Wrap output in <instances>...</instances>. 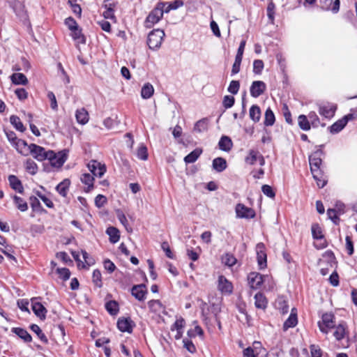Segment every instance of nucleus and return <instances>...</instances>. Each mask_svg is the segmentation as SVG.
I'll return each mask as SVG.
<instances>
[{
  "label": "nucleus",
  "instance_id": "f257e3e1",
  "mask_svg": "<svg viewBox=\"0 0 357 357\" xmlns=\"http://www.w3.org/2000/svg\"><path fill=\"white\" fill-rule=\"evenodd\" d=\"M164 6H165V3H159L156 7L150 12L144 22L145 27L148 29L151 28L162 18Z\"/></svg>",
  "mask_w": 357,
  "mask_h": 357
},
{
  "label": "nucleus",
  "instance_id": "f03ea898",
  "mask_svg": "<svg viewBox=\"0 0 357 357\" xmlns=\"http://www.w3.org/2000/svg\"><path fill=\"white\" fill-rule=\"evenodd\" d=\"M165 36L163 30L157 29L151 31L147 39V44L151 50H158L162 44L163 38Z\"/></svg>",
  "mask_w": 357,
  "mask_h": 357
},
{
  "label": "nucleus",
  "instance_id": "7ed1b4c3",
  "mask_svg": "<svg viewBox=\"0 0 357 357\" xmlns=\"http://www.w3.org/2000/svg\"><path fill=\"white\" fill-rule=\"evenodd\" d=\"M335 317L332 313H325L321 317V320L318 322L319 330L325 334L329 332L331 328L335 327Z\"/></svg>",
  "mask_w": 357,
  "mask_h": 357
},
{
  "label": "nucleus",
  "instance_id": "20e7f679",
  "mask_svg": "<svg viewBox=\"0 0 357 357\" xmlns=\"http://www.w3.org/2000/svg\"><path fill=\"white\" fill-rule=\"evenodd\" d=\"M48 160L51 166L55 168L61 167L66 160V155L63 152L55 153L53 151H48Z\"/></svg>",
  "mask_w": 357,
  "mask_h": 357
},
{
  "label": "nucleus",
  "instance_id": "39448f33",
  "mask_svg": "<svg viewBox=\"0 0 357 357\" xmlns=\"http://www.w3.org/2000/svg\"><path fill=\"white\" fill-rule=\"evenodd\" d=\"M324 152L321 149H317L309 156V162L311 172L321 170L322 156Z\"/></svg>",
  "mask_w": 357,
  "mask_h": 357
},
{
  "label": "nucleus",
  "instance_id": "423d86ee",
  "mask_svg": "<svg viewBox=\"0 0 357 357\" xmlns=\"http://www.w3.org/2000/svg\"><path fill=\"white\" fill-rule=\"evenodd\" d=\"M47 154L48 151H46L45 148L36 144H30L29 155H31L38 161L42 162L45 160L47 157H48Z\"/></svg>",
  "mask_w": 357,
  "mask_h": 357
},
{
  "label": "nucleus",
  "instance_id": "0eeeda50",
  "mask_svg": "<svg viewBox=\"0 0 357 357\" xmlns=\"http://www.w3.org/2000/svg\"><path fill=\"white\" fill-rule=\"evenodd\" d=\"M257 161L259 162V165L261 166H263L265 164L264 158L258 150H257V149L249 150L248 154L245 158V162L247 164L253 165L256 163Z\"/></svg>",
  "mask_w": 357,
  "mask_h": 357
},
{
  "label": "nucleus",
  "instance_id": "6e6552de",
  "mask_svg": "<svg viewBox=\"0 0 357 357\" xmlns=\"http://www.w3.org/2000/svg\"><path fill=\"white\" fill-rule=\"evenodd\" d=\"M218 289L222 294L229 295L233 291V284L224 275H220L218 279Z\"/></svg>",
  "mask_w": 357,
  "mask_h": 357
},
{
  "label": "nucleus",
  "instance_id": "1a4fd4ad",
  "mask_svg": "<svg viewBox=\"0 0 357 357\" xmlns=\"http://www.w3.org/2000/svg\"><path fill=\"white\" fill-rule=\"evenodd\" d=\"M266 89V84L263 81H254L252 82L250 93L252 97L258 98L262 95Z\"/></svg>",
  "mask_w": 357,
  "mask_h": 357
},
{
  "label": "nucleus",
  "instance_id": "9d476101",
  "mask_svg": "<svg viewBox=\"0 0 357 357\" xmlns=\"http://www.w3.org/2000/svg\"><path fill=\"white\" fill-rule=\"evenodd\" d=\"M354 119V115L349 114L348 115L344 116L341 119L337 121L330 127V131L333 134H336L340 132L347 124L349 120H352Z\"/></svg>",
  "mask_w": 357,
  "mask_h": 357
},
{
  "label": "nucleus",
  "instance_id": "9b49d317",
  "mask_svg": "<svg viewBox=\"0 0 357 357\" xmlns=\"http://www.w3.org/2000/svg\"><path fill=\"white\" fill-rule=\"evenodd\" d=\"M236 213L237 217L241 218H253L255 216V212L252 208L246 207L242 204L236 205Z\"/></svg>",
  "mask_w": 357,
  "mask_h": 357
},
{
  "label": "nucleus",
  "instance_id": "f8f14e48",
  "mask_svg": "<svg viewBox=\"0 0 357 357\" xmlns=\"http://www.w3.org/2000/svg\"><path fill=\"white\" fill-rule=\"evenodd\" d=\"M88 168L93 176L99 178L102 177L106 172V167L96 160H91L88 164Z\"/></svg>",
  "mask_w": 357,
  "mask_h": 357
},
{
  "label": "nucleus",
  "instance_id": "ddd939ff",
  "mask_svg": "<svg viewBox=\"0 0 357 357\" xmlns=\"http://www.w3.org/2000/svg\"><path fill=\"white\" fill-rule=\"evenodd\" d=\"M320 7L323 10H331L333 13H336L340 10V0H319Z\"/></svg>",
  "mask_w": 357,
  "mask_h": 357
},
{
  "label": "nucleus",
  "instance_id": "4468645a",
  "mask_svg": "<svg viewBox=\"0 0 357 357\" xmlns=\"http://www.w3.org/2000/svg\"><path fill=\"white\" fill-rule=\"evenodd\" d=\"M256 250L258 264L261 268H264L266 266V254L264 245L261 243H258Z\"/></svg>",
  "mask_w": 357,
  "mask_h": 357
},
{
  "label": "nucleus",
  "instance_id": "2eb2a0df",
  "mask_svg": "<svg viewBox=\"0 0 357 357\" xmlns=\"http://www.w3.org/2000/svg\"><path fill=\"white\" fill-rule=\"evenodd\" d=\"M131 294L138 301H144L146 298V294H147L146 285H134L131 289Z\"/></svg>",
  "mask_w": 357,
  "mask_h": 357
},
{
  "label": "nucleus",
  "instance_id": "dca6fc26",
  "mask_svg": "<svg viewBox=\"0 0 357 357\" xmlns=\"http://www.w3.org/2000/svg\"><path fill=\"white\" fill-rule=\"evenodd\" d=\"M134 326L130 318H119L117 321V327L121 332L131 333Z\"/></svg>",
  "mask_w": 357,
  "mask_h": 357
},
{
  "label": "nucleus",
  "instance_id": "f3484780",
  "mask_svg": "<svg viewBox=\"0 0 357 357\" xmlns=\"http://www.w3.org/2000/svg\"><path fill=\"white\" fill-rule=\"evenodd\" d=\"M335 110V105L327 103L319 106V112L322 116L326 119H331L334 116Z\"/></svg>",
  "mask_w": 357,
  "mask_h": 357
},
{
  "label": "nucleus",
  "instance_id": "a211bd4d",
  "mask_svg": "<svg viewBox=\"0 0 357 357\" xmlns=\"http://www.w3.org/2000/svg\"><path fill=\"white\" fill-rule=\"evenodd\" d=\"M334 328L335 331L333 333V335L337 341L344 339L349 333L347 324L344 321L340 323L337 326H335Z\"/></svg>",
  "mask_w": 357,
  "mask_h": 357
},
{
  "label": "nucleus",
  "instance_id": "6ab92c4d",
  "mask_svg": "<svg viewBox=\"0 0 357 357\" xmlns=\"http://www.w3.org/2000/svg\"><path fill=\"white\" fill-rule=\"evenodd\" d=\"M248 283L252 289L259 288L263 283L262 275L257 273H250L248 276Z\"/></svg>",
  "mask_w": 357,
  "mask_h": 357
},
{
  "label": "nucleus",
  "instance_id": "aec40b11",
  "mask_svg": "<svg viewBox=\"0 0 357 357\" xmlns=\"http://www.w3.org/2000/svg\"><path fill=\"white\" fill-rule=\"evenodd\" d=\"M297 310L294 307L291 309V314L289 316L288 319L284 321L283 324V330L286 331L290 328L295 327L297 325Z\"/></svg>",
  "mask_w": 357,
  "mask_h": 357
},
{
  "label": "nucleus",
  "instance_id": "412c9836",
  "mask_svg": "<svg viewBox=\"0 0 357 357\" xmlns=\"http://www.w3.org/2000/svg\"><path fill=\"white\" fill-rule=\"evenodd\" d=\"M16 150L23 155H29V151L30 150V144L23 139H18L13 144Z\"/></svg>",
  "mask_w": 357,
  "mask_h": 357
},
{
  "label": "nucleus",
  "instance_id": "4be33fe9",
  "mask_svg": "<svg viewBox=\"0 0 357 357\" xmlns=\"http://www.w3.org/2000/svg\"><path fill=\"white\" fill-rule=\"evenodd\" d=\"M32 310L37 317H38L41 319H45L47 310L40 303L33 302Z\"/></svg>",
  "mask_w": 357,
  "mask_h": 357
},
{
  "label": "nucleus",
  "instance_id": "5701e85b",
  "mask_svg": "<svg viewBox=\"0 0 357 357\" xmlns=\"http://www.w3.org/2000/svg\"><path fill=\"white\" fill-rule=\"evenodd\" d=\"M311 172H312L314 179L317 182V186L320 188H324L327 183V180L326 178V176H324L322 170Z\"/></svg>",
  "mask_w": 357,
  "mask_h": 357
},
{
  "label": "nucleus",
  "instance_id": "b1692460",
  "mask_svg": "<svg viewBox=\"0 0 357 357\" xmlns=\"http://www.w3.org/2000/svg\"><path fill=\"white\" fill-rule=\"evenodd\" d=\"M10 79L12 83L15 85H26L29 82L26 77L23 73H13L10 76Z\"/></svg>",
  "mask_w": 357,
  "mask_h": 357
},
{
  "label": "nucleus",
  "instance_id": "393cba45",
  "mask_svg": "<svg viewBox=\"0 0 357 357\" xmlns=\"http://www.w3.org/2000/svg\"><path fill=\"white\" fill-rule=\"evenodd\" d=\"M218 146L222 151L228 152L231 149L233 143L229 137L222 136L219 141Z\"/></svg>",
  "mask_w": 357,
  "mask_h": 357
},
{
  "label": "nucleus",
  "instance_id": "a878e982",
  "mask_svg": "<svg viewBox=\"0 0 357 357\" xmlns=\"http://www.w3.org/2000/svg\"><path fill=\"white\" fill-rule=\"evenodd\" d=\"M70 184V180L66 178L56 185V190L60 195L66 197L67 195Z\"/></svg>",
  "mask_w": 357,
  "mask_h": 357
},
{
  "label": "nucleus",
  "instance_id": "bb28decb",
  "mask_svg": "<svg viewBox=\"0 0 357 357\" xmlns=\"http://www.w3.org/2000/svg\"><path fill=\"white\" fill-rule=\"evenodd\" d=\"M212 166L218 172H222L227 168V161L223 158H216L213 160Z\"/></svg>",
  "mask_w": 357,
  "mask_h": 357
},
{
  "label": "nucleus",
  "instance_id": "cd10ccee",
  "mask_svg": "<svg viewBox=\"0 0 357 357\" xmlns=\"http://www.w3.org/2000/svg\"><path fill=\"white\" fill-rule=\"evenodd\" d=\"M75 117L77 122L84 125L89 121V114L84 108L79 109L76 111Z\"/></svg>",
  "mask_w": 357,
  "mask_h": 357
},
{
  "label": "nucleus",
  "instance_id": "c85d7f7f",
  "mask_svg": "<svg viewBox=\"0 0 357 357\" xmlns=\"http://www.w3.org/2000/svg\"><path fill=\"white\" fill-rule=\"evenodd\" d=\"M8 181L10 187L15 191L22 193L23 191V186L21 181L14 175L8 176Z\"/></svg>",
  "mask_w": 357,
  "mask_h": 357
},
{
  "label": "nucleus",
  "instance_id": "c756f323",
  "mask_svg": "<svg viewBox=\"0 0 357 357\" xmlns=\"http://www.w3.org/2000/svg\"><path fill=\"white\" fill-rule=\"evenodd\" d=\"M12 331L26 342H30L32 340L30 334L24 328H13Z\"/></svg>",
  "mask_w": 357,
  "mask_h": 357
},
{
  "label": "nucleus",
  "instance_id": "7c9ffc66",
  "mask_svg": "<svg viewBox=\"0 0 357 357\" xmlns=\"http://www.w3.org/2000/svg\"><path fill=\"white\" fill-rule=\"evenodd\" d=\"M261 109L257 105H253L250 108L249 116L252 121L255 123L259 121L261 118Z\"/></svg>",
  "mask_w": 357,
  "mask_h": 357
},
{
  "label": "nucleus",
  "instance_id": "2f4dec72",
  "mask_svg": "<svg viewBox=\"0 0 357 357\" xmlns=\"http://www.w3.org/2000/svg\"><path fill=\"white\" fill-rule=\"evenodd\" d=\"M80 180L82 183L87 185V188L85 190L86 192H89L93 188V176L89 173L83 174L81 176Z\"/></svg>",
  "mask_w": 357,
  "mask_h": 357
},
{
  "label": "nucleus",
  "instance_id": "473e14b6",
  "mask_svg": "<svg viewBox=\"0 0 357 357\" xmlns=\"http://www.w3.org/2000/svg\"><path fill=\"white\" fill-rule=\"evenodd\" d=\"M255 304L257 308L265 309L267 305V301L264 295L261 293H257L255 296Z\"/></svg>",
  "mask_w": 357,
  "mask_h": 357
},
{
  "label": "nucleus",
  "instance_id": "72a5a7b5",
  "mask_svg": "<svg viewBox=\"0 0 357 357\" xmlns=\"http://www.w3.org/2000/svg\"><path fill=\"white\" fill-rule=\"evenodd\" d=\"M154 93V89L151 84L146 83L142 88L141 96L144 99L150 98Z\"/></svg>",
  "mask_w": 357,
  "mask_h": 357
},
{
  "label": "nucleus",
  "instance_id": "f704fd0d",
  "mask_svg": "<svg viewBox=\"0 0 357 357\" xmlns=\"http://www.w3.org/2000/svg\"><path fill=\"white\" fill-rule=\"evenodd\" d=\"M107 234L109 236V241L112 243H116L120 238L119 231L114 227H109L106 230Z\"/></svg>",
  "mask_w": 357,
  "mask_h": 357
},
{
  "label": "nucleus",
  "instance_id": "c9c22d12",
  "mask_svg": "<svg viewBox=\"0 0 357 357\" xmlns=\"http://www.w3.org/2000/svg\"><path fill=\"white\" fill-rule=\"evenodd\" d=\"M10 122L17 130L22 132L25 131L26 128L24 127V126L23 125L22 122L18 116L15 115L10 116Z\"/></svg>",
  "mask_w": 357,
  "mask_h": 357
},
{
  "label": "nucleus",
  "instance_id": "e433bc0d",
  "mask_svg": "<svg viewBox=\"0 0 357 357\" xmlns=\"http://www.w3.org/2000/svg\"><path fill=\"white\" fill-rule=\"evenodd\" d=\"M275 121V114L271 109L268 107L265 112L264 123L266 126H271L274 124Z\"/></svg>",
  "mask_w": 357,
  "mask_h": 357
},
{
  "label": "nucleus",
  "instance_id": "4c0bfd02",
  "mask_svg": "<svg viewBox=\"0 0 357 357\" xmlns=\"http://www.w3.org/2000/svg\"><path fill=\"white\" fill-rule=\"evenodd\" d=\"M202 150L199 149H196L194 151H192L191 153H190L188 155H187L184 158V161L186 163H193L195 162L198 158L202 154Z\"/></svg>",
  "mask_w": 357,
  "mask_h": 357
},
{
  "label": "nucleus",
  "instance_id": "58836bf2",
  "mask_svg": "<svg viewBox=\"0 0 357 357\" xmlns=\"http://www.w3.org/2000/svg\"><path fill=\"white\" fill-rule=\"evenodd\" d=\"M148 307L151 312L155 313H159L163 309L162 304L159 300H151L149 301Z\"/></svg>",
  "mask_w": 357,
  "mask_h": 357
},
{
  "label": "nucleus",
  "instance_id": "ea45409f",
  "mask_svg": "<svg viewBox=\"0 0 357 357\" xmlns=\"http://www.w3.org/2000/svg\"><path fill=\"white\" fill-rule=\"evenodd\" d=\"M222 261L225 265L231 267L236 264L237 260L232 254L226 253L222 257Z\"/></svg>",
  "mask_w": 357,
  "mask_h": 357
},
{
  "label": "nucleus",
  "instance_id": "a19ab883",
  "mask_svg": "<svg viewBox=\"0 0 357 357\" xmlns=\"http://www.w3.org/2000/svg\"><path fill=\"white\" fill-rule=\"evenodd\" d=\"M25 169L31 175H35L38 172V165L31 159H27L25 162Z\"/></svg>",
  "mask_w": 357,
  "mask_h": 357
},
{
  "label": "nucleus",
  "instance_id": "79ce46f5",
  "mask_svg": "<svg viewBox=\"0 0 357 357\" xmlns=\"http://www.w3.org/2000/svg\"><path fill=\"white\" fill-rule=\"evenodd\" d=\"M14 203L16 207L21 211L22 212H24L28 209L27 203L21 197L15 195L13 197Z\"/></svg>",
  "mask_w": 357,
  "mask_h": 357
},
{
  "label": "nucleus",
  "instance_id": "37998d69",
  "mask_svg": "<svg viewBox=\"0 0 357 357\" xmlns=\"http://www.w3.org/2000/svg\"><path fill=\"white\" fill-rule=\"evenodd\" d=\"M275 306L282 314H287L289 311L287 302L282 298H279L275 302Z\"/></svg>",
  "mask_w": 357,
  "mask_h": 357
},
{
  "label": "nucleus",
  "instance_id": "c03bdc74",
  "mask_svg": "<svg viewBox=\"0 0 357 357\" xmlns=\"http://www.w3.org/2000/svg\"><path fill=\"white\" fill-rule=\"evenodd\" d=\"M298 126L303 130H309L310 129V123L305 115L301 114L298 118Z\"/></svg>",
  "mask_w": 357,
  "mask_h": 357
},
{
  "label": "nucleus",
  "instance_id": "a18cd8bd",
  "mask_svg": "<svg viewBox=\"0 0 357 357\" xmlns=\"http://www.w3.org/2000/svg\"><path fill=\"white\" fill-rule=\"evenodd\" d=\"M92 280L94 284L98 287L102 286V275L98 269H96L93 272Z\"/></svg>",
  "mask_w": 357,
  "mask_h": 357
},
{
  "label": "nucleus",
  "instance_id": "49530a36",
  "mask_svg": "<svg viewBox=\"0 0 357 357\" xmlns=\"http://www.w3.org/2000/svg\"><path fill=\"white\" fill-rule=\"evenodd\" d=\"M31 329L33 332H34L38 337V338L43 342H47V339L45 335L42 332L40 328L36 324H32L31 326Z\"/></svg>",
  "mask_w": 357,
  "mask_h": 357
},
{
  "label": "nucleus",
  "instance_id": "de8ad7c7",
  "mask_svg": "<svg viewBox=\"0 0 357 357\" xmlns=\"http://www.w3.org/2000/svg\"><path fill=\"white\" fill-rule=\"evenodd\" d=\"M207 121L206 119H202L198 121L194 127V130L197 132H204L207 130Z\"/></svg>",
  "mask_w": 357,
  "mask_h": 357
},
{
  "label": "nucleus",
  "instance_id": "09e8293b",
  "mask_svg": "<svg viewBox=\"0 0 357 357\" xmlns=\"http://www.w3.org/2000/svg\"><path fill=\"white\" fill-rule=\"evenodd\" d=\"M264 65L262 60L256 59L253 62V73L256 75H261Z\"/></svg>",
  "mask_w": 357,
  "mask_h": 357
},
{
  "label": "nucleus",
  "instance_id": "8fccbe9b",
  "mask_svg": "<svg viewBox=\"0 0 357 357\" xmlns=\"http://www.w3.org/2000/svg\"><path fill=\"white\" fill-rule=\"evenodd\" d=\"M137 156L139 159L146 160L148 158L147 149L144 144H141L137 151Z\"/></svg>",
  "mask_w": 357,
  "mask_h": 357
},
{
  "label": "nucleus",
  "instance_id": "3c124183",
  "mask_svg": "<svg viewBox=\"0 0 357 357\" xmlns=\"http://www.w3.org/2000/svg\"><path fill=\"white\" fill-rule=\"evenodd\" d=\"M105 307L107 310L111 314H116L118 311V304L116 301H109L105 304Z\"/></svg>",
  "mask_w": 357,
  "mask_h": 357
},
{
  "label": "nucleus",
  "instance_id": "603ef678",
  "mask_svg": "<svg viewBox=\"0 0 357 357\" xmlns=\"http://www.w3.org/2000/svg\"><path fill=\"white\" fill-rule=\"evenodd\" d=\"M312 234L314 238L321 239L324 237L321 227L317 224L312 226Z\"/></svg>",
  "mask_w": 357,
  "mask_h": 357
},
{
  "label": "nucleus",
  "instance_id": "864d4df0",
  "mask_svg": "<svg viewBox=\"0 0 357 357\" xmlns=\"http://www.w3.org/2000/svg\"><path fill=\"white\" fill-rule=\"evenodd\" d=\"M240 88V83L238 81L236 80H232L229 86H228V91L234 95H236L238 93Z\"/></svg>",
  "mask_w": 357,
  "mask_h": 357
},
{
  "label": "nucleus",
  "instance_id": "5fc2aeb1",
  "mask_svg": "<svg viewBox=\"0 0 357 357\" xmlns=\"http://www.w3.org/2000/svg\"><path fill=\"white\" fill-rule=\"evenodd\" d=\"M56 272L63 280H68L70 276V272L66 268H57Z\"/></svg>",
  "mask_w": 357,
  "mask_h": 357
},
{
  "label": "nucleus",
  "instance_id": "6e6d98bb",
  "mask_svg": "<svg viewBox=\"0 0 357 357\" xmlns=\"http://www.w3.org/2000/svg\"><path fill=\"white\" fill-rule=\"evenodd\" d=\"M327 215L328 216V218L335 223V224H337V220H338V215H340L338 213H337V209H334V208H329L328 209L327 211Z\"/></svg>",
  "mask_w": 357,
  "mask_h": 357
},
{
  "label": "nucleus",
  "instance_id": "4d7b16f0",
  "mask_svg": "<svg viewBox=\"0 0 357 357\" xmlns=\"http://www.w3.org/2000/svg\"><path fill=\"white\" fill-rule=\"evenodd\" d=\"M188 335L190 337H195L196 335L202 337L204 335V331L199 326L197 325L193 330L188 331Z\"/></svg>",
  "mask_w": 357,
  "mask_h": 357
},
{
  "label": "nucleus",
  "instance_id": "13d9d810",
  "mask_svg": "<svg viewBox=\"0 0 357 357\" xmlns=\"http://www.w3.org/2000/svg\"><path fill=\"white\" fill-rule=\"evenodd\" d=\"M308 118L310 119L311 124L313 127H318L319 125V119L317 114L314 112H310L308 114Z\"/></svg>",
  "mask_w": 357,
  "mask_h": 357
},
{
  "label": "nucleus",
  "instance_id": "bf43d9fd",
  "mask_svg": "<svg viewBox=\"0 0 357 357\" xmlns=\"http://www.w3.org/2000/svg\"><path fill=\"white\" fill-rule=\"evenodd\" d=\"M185 326V320L180 317L179 319H177L176 321L174 322V325L172 327V330H176V331H183V328Z\"/></svg>",
  "mask_w": 357,
  "mask_h": 357
},
{
  "label": "nucleus",
  "instance_id": "052dcab7",
  "mask_svg": "<svg viewBox=\"0 0 357 357\" xmlns=\"http://www.w3.org/2000/svg\"><path fill=\"white\" fill-rule=\"evenodd\" d=\"M310 349L312 357H321L322 351L318 345L312 344Z\"/></svg>",
  "mask_w": 357,
  "mask_h": 357
},
{
  "label": "nucleus",
  "instance_id": "680f3d73",
  "mask_svg": "<svg viewBox=\"0 0 357 357\" xmlns=\"http://www.w3.org/2000/svg\"><path fill=\"white\" fill-rule=\"evenodd\" d=\"M15 93L20 100H24L28 97L27 91L23 88L17 89L15 91Z\"/></svg>",
  "mask_w": 357,
  "mask_h": 357
},
{
  "label": "nucleus",
  "instance_id": "e2e57ef3",
  "mask_svg": "<svg viewBox=\"0 0 357 357\" xmlns=\"http://www.w3.org/2000/svg\"><path fill=\"white\" fill-rule=\"evenodd\" d=\"M263 193L270 198H273L275 196L272 188L268 185H264L261 187Z\"/></svg>",
  "mask_w": 357,
  "mask_h": 357
},
{
  "label": "nucleus",
  "instance_id": "0e129e2a",
  "mask_svg": "<svg viewBox=\"0 0 357 357\" xmlns=\"http://www.w3.org/2000/svg\"><path fill=\"white\" fill-rule=\"evenodd\" d=\"M103 265L105 269L107 270L109 273H113L116 269L115 264L109 259H105L103 261Z\"/></svg>",
  "mask_w": 357,
  "mask_h": 357
},
{
  "label": "nucleus",
  "instance_id": "69168bd1",
  "mask_svg": "<svg viewBox=\"0 0 357 357\" xmlns=\"http://www.w3.org/2000/svg\"><path fill=\"white\" fill-rule=\"evenodd\" d=\"M184 347L190 353L193 354L196 351V348L192 341L184 339L183 340Z\"/></svg>",
  "mask_w": 357,
  "mask_h": 357
},
{
  "label": "nucleus",
  "instance_id": "338daca9",
  "mask_svg": "<svg viewBox=\"0 0 357 357\" xmlns=\"http://www.w3.org/2000/svg\"><path fill=\"white\" fill-rule=\"evenodd\" d=\"M234 98L231 96H225L223 99V105L225 108H230L234 104Z\"/></svg>",
  "mask_w": 357,
  "mask_h": 357
},
{
  "label": "nucleus",
  "instance_id": "774afa93",
  "mask_svg": "<svg viewBox=\"0 0 357 357\" xmlns=\"http://www.w3.org/2000/svg\"><path fill=\"white\" fill-rule=\"evenodd\" d=\"M260 351H255L252 347H248L243 351V357H256Z\"/></svg>",
  "mask_w": 357,
  "mask_h": 357
}]
</instances>
